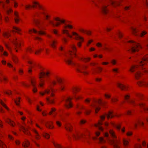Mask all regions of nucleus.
Wrapping results in <instances>:
<instances>
[{"label":"nucleus","instance_id":"obj_1","mask_svg":"<svg viewBox=\"0 0 148 148\" xmlns=\"http://www.w3.org/2000/svg\"><path fill=\"white\" fill-rule=\"evenodd\" d=\"M71 48L73 50V52L71 51H70L68 53H65L64 54L66 57L64 59L65 61L69 64L74 65L76 67V70L78 72L83 73L84 75L88 74V72L84 71L87 67L86 66L83 64H81L78 63H75L73 62L72 60H70V56L71 57L72 54L75 55V52L76 50V47L74 45H72L71 46Z\"/></svg>","mask_w":148,"mask_h":148},{"label":"nucleus","instance_id":"obj_2","mask_svg":"<svg viewBox=\"0 0 148 148\" xmlns=\"http://www.w3.org/2000/svg\"><path fill=\"white\" fill-rule=\"evenodd\" d=\"M140 60H138V65H135L132 66L130 70V71L132 72L136 71L137 70H138L139 69V66L141 67H143V69L144 72L148 73V69H145V68L144 66V65L146 63L148 62V57L144 56H141L140 58Z\"/></svg>","mask_w":148,"mask_h":148},{"label":"nucleus","instance_id":"obj_3","mask_svg":"<svg viewBox=\"0 0 148 148\" xmlns=\"http://www.w3.org/2000/svg\"><path fill=\"white\" fill-rule=\"evenodd\" d=\"M110 133L111 137L115 139H110L108 133H105V136L108 138L109 141L111 144L113 145L114 148H120V146L119 145L121 143L120 140L117 138V137L115 135L114 132L112 130L110 131Z\"/></svg>","mask_w":148,"mask_h":148},{"label":"nucleus","instance_id":"obj_4","mask_svg":"<svg viewBox=\"0 0 148 148\" xmlns=\"http://www.w3.org/2000/svg\"><path fill=\"white\" fill-rule=\"evenodd\" d=\"M57 82L59 84V89L60 90H63L64 88V86L63 84L62 80L60 79L57 78L56 81L53 80H52L48 82V84L49 88H50L52 93L51 94V96L52 97L53 96V90L52 88L53 86H55L57 83Z\"/></svg>","mask_w":148,"mask_h":148},{"label":"nucleus","instance_id":"obj_5","mask_svg":"<svg viewBox=\"0 0 148 148\" xmlns=\"http://www.w3.org/2000/svg\"><path fill=\"white\" fill-rule=\"evenodd\" d=\"M129 42L130 43L129 45L130 49L129 51H130L132 52H134L138 51L141 48L140 44L134 41H130Z\"/></svg>","mask_w":148,"mask_h":148},{"label":"nucleus","instance_id":"obj_6","mask_svg":"<svg viewBox=\"0 0 148 148\" xmlns=\"http://www.w3.org/2000/svg\"><path fill=\"white\" fill-rule=\"evenodd\" d=\"M92 102L93 103L91 104L90 106L95 110V112L96 113H97L100 109V108L98 106L97 104L103 106L105 103V102H103L100 99L98 100L94 99L92 100Z\"/></svg>","mask_w":148,"mask_h":148},{"label":"nucleus","instance_id":"obj_7","mask_svg":"<svg viewBox=\"0 0 148 148\" xmlns=\"http://www.w3.org/2000/svg\"><path fill=\"white\" fill-rule=\"evenodd\" d=\"M55 20L58 22L55 23L53 21L49 20V23L53 27H57L61 23H64L65 22V21L64 20H61L60 18L58 17L55 18Z\"/></svg>","mask_w":148,"mask_h":148},{"label":"nucleus","instance_id":"obj_8","mask_svg":"<svg viewBox=\"0 0 148 148\" xmlns=\"http://www.w3.org/2000/svg\"><path fill=\"white\" fill-rule=\"evenodd\" d=\"M40 74L41 76L39 77V78L40 79V83L39 85L40 87H42L44 85V80L42 79V78L43 76L49 77V76L50 73L48 72H42L40 73Z\"/></svg>","mask_w":148,"mask_h":148},{"label":"nucleus","instance_id":"obj_9","mask_svg":"<svg viewBox=\"0 0 148 148\" xmlns=\"http://www.w3.org/2000/svg\"><path fill=\"white\" fill-rule=\"evenodd\" d=\"M41 14H42L44 15L45 17V20H48L50 16L47 15L45 12H44L40 11L36 12L33 15V16H36L37 17H41Z\"/></svg>","mask_w":148,"mask_h":148},{"label":"nucleus","instance_id":"obj_10","mask_svg":"<svg viewBox=\"0 0 148 148\" xmlns=\"http://www.w3.org/2000/svg\"><path fill=\"white\" fill-rule=\"evenodd\" d=\"M33 21L34 23L38 28L43 27L45 26H47L48 24H45L44 23V22H42L41 23H40V21L38 19H36L34 18L33 19Z\"/></svg>","mask_w":148,"mask_h":148},{"label":"nucleus","instance_id":"obj_11","mask_svg":"<svg viewBox=\"0 0 148 148\" xmlns=\"http://www.w3.org/2000/svg\"><path fill=\"white\" fill-rule=\"evenodd\" d=\"M116 115L113 113L112 111H109L108 114H106L105 115L101 116V120H103L105 118V116H107L108 119L110 118H112Z\"/></svg>","mask_w":148,"mask_h":148},{"label":"nucleus","instance_id":"obj_12","mask_svg":"<svg viewBox=\"0 0 148 148\" xmlns=\"http://www.w3.org/2000/svg\"><path fill=\"white\" fill-rule=\"evenodd\" d=\"M107 5L104 3H101L100 8L102 13L104 14H106L108 12V9L107 8Z\"/></svg>","mask_w":148,"mask_h":148},{"label":"nucleus","instance_id":"obj_13","mask_svg":"<svg viewBox=\"0 0 148 148\" xmlns=\"http://www.w3.org/2000/svg\"><path fill=\"white\" fill-rule=\"evenodd\" d=\"M72 99L70 97H67L65 101L66 103L65 106L66 108H69L72 107L73 106L71 101Z\"/></svg>","mask_w":148,"mask_h":148},{"label":"nucleus","instance_id":"obj_14","mask_svg":"<svg viewBox=\"0 0 148 148\" xmlns=\"http://www.w3.org/2000/svg\"><path fill=\"white\" fill-rule=\"evenodd\" d=\"M77 108H79V109H83L85 110V114L87 115L89 114L91 112V111L90 110H88L86 109L82 105H78L77 106Z\"/></svg>","mask_w":148,"mask_h":148},{"label":"nucleus","instance_id":"obj_15","mask_svg":"<svg viewBox=\"0 0 148 148\" xmlns=\"http://www.w3.org/2000/svg\"><path fill=\"white\" fill-rule=\"evenodd\" d=\"M72 136L73 138L76 140L84 137L83 134L81 133L79 134L78 133H76V134H73Z\"/></svg>","mask_w":148,"mask_h":148},{"label":"nucleus","instance_id":"obj_16","mask_svg":"<svg viewBox=\"0 0 148 148\" xmlns=\"http://www.w3.org/2000/svg\"><path fill=\"white\" fill-rule=\"evenodd\" d=\"M32 32H33L34 33H37L39 35L46 34L44 32L42 31H40L38 32L34 29H33V30L29 29V32L30 33H31Z\"/></svg>","mask_w":148,"mask_h":148},{"label":"nucleus","instance_id":"obj_17","mask_svg":"<svg viewBox=\"0 0 148 148\" xmlns=\"http://www.w3.org/2000/svg\"><path fill=\"white\" fill-rule=\"evenodd\" d=\"M72 33L73 35L75 36V38L76 40H79L81 41H83L84 39L83 38L79 36L77 33L74 32H73Z\"/></svg>","mask_w":148,"mask_h":148},{"label":"nucleus","instance_id":"obj_18","mask_svg":"<svg viewBox=\"0 0 148 148\" xmlns=\"http://www.w3.org/2000/svg\"><path fill=\"white\" fill-rule=\"evenodd\" d=\"M27 62L30 64L32 65V66H30L29 67V69L28 70V72L29 73H30L32 71L31 69L33 68H34V66H36V63H34L30 61H28Z\"/></svg>","mask_w":148,"mask_h":148},{"label":"nucleus","instance_id":"obj_19","mask_svg":"<svg viewBox=\"0 0 148 148\" xmlns=\"http://www.w3.org/2000/svg\"><path fill=\"white\" fill-rule=\"evenodd\" d=\"M12 42L15 45L16 49L20 47V44L19 43V40H18L16 38Z\"/></svg>","mask_w":148,"mask_h":148},{"label":"nucleus","instance_id":"obj_20","mask_svg":"<svg viewBox=\"0 0 148 148\" xmlns=\"http://www.w3.org/2000/svg\"><path fill=\"white\" fill-rule=\"evenodd\" d=\"M50 45L53 48L56 47V44L57 43V41L54 39H52L49 42Z\"/></svg>","mask_w":148,"mask_h":148},{"label":"nucleus","instance_id":"obj_21","mask_svg":"<svg viewBox=\"0 0 148 148\" xmlns=\"http://www.w3.org/2000/svg\"><path fill=\"white\" fill-rule=\"evenodd\" d=\"M45 125L48 128L52 129L53 128V122L51 121L47 122L45 123Z\"/></svg>","mask_w":148,"mask_h":148},{"label":"nucleus","instance_id":"obj_22","mask_svg":"<svg viewBox=\"0 0 148 148\" xmlns=\"http://www.w3.org/2000/svg\"><path fill=\"white\" fill-rule=\"evenodd\" d=\"M20 128L21 129L23 132L25 133V134L29 135H30L29 132L27 131V128H25L24 126L22 125H21Z\"/></svg>","mask_w":148,"mask_h":148},{"label":"nucleus","instance_id":"obj_23","mask_svg":"<svg viewBox=\"0 0 148 148\" xmlns=\"http://www.w3.org/2000/svg\"><path fill=\"white\" fill-rule=\"evenodd\" d=\"M2 6H3V9L5 10V11H6L7 13L8 14H9L10 13H11L12 12V10L10 8H8V7H5L4 5V3H2Z\"/></svg>","mask_w":148,"mask_h":148},{"label":"nucleus","instance_id":"obj_24","mask_svg":"<svg viewBox=\"0 0 148 148\" xmlns=\"http://www.w3.org/2000/svg\"><path fill=\"white\" fill-rule=\"evenodd\" d=\"M5 121L6 123L9 124L12 127L14 126L15 124V123L13 122V121H12L10 119H5Z\"/></svg>","mask_w":148,"mask_h":148},{"label":"nucleus","instance_id":"obj_25","mask_svg":"<svg viewBox=\"0 0 148 148\" xmlns=\"http://www.w3.org/2000/svg\"><path fill=\"white\" fill-rule=\"evenodd\" d=\"M139 105L140 107L141 108H143L145 111H146V110H148V107H146L145 104L143 103H140L139 104Z\"/></svg>","mask_w":148,"mask_h":148},{"label":"nucleus","instance_id":"obj_26","mask_svg":"<svg viewBox=\"0 0 148 148\" xmlns=\"http://www.w3.org/2000/svg\"><path fill=\"white\" fill-rule=\"evenodd\" d=\"M14 14L15 16L14 20L16 23H18L19 21V18L18 17V13L16 12H15Z\"/></svg>","mask_w":148,"mask_h":148},{"label":"nucleus","instance_id":"obj_27","mask_svg":"<svg viewBox=\"0 0 148 148\" xmlns=\"http://www.w3.org/2000/svg\"><path fill=\"white\" fill-rule=\"evenodd\" d=\"M120 1H114L111 0L110 1V3L113 6L119 5L120 4Z\"/></svg>","mask_w":148,"mask_h":148},{"label":"nucleus","instance_id":"obj_28","mask_svg":"<svg viewBox=\"0 0 148 148\" xmlns=\"http://www.w3.org/2000/svg\"><path fill=\"white\" fill-rule=\"evenodd\" d=\"M77 91V89L76 88H74L72 89V91L73 93L74 96L75 97V98L77 100L80 98V97L79 96H77L75 95V93L76 91Z\"/></svg>","mask_w":148,"mask_h":148},{"label":"nucleus","instance_id":"obj_29","mask_svg":"<svg viewBox=\"0 0 148 148\" xmlns=\"http://www.w3.org/2000/svg\"><path fill=\"white\" fill-rule=\"evenodd\" d=\"M138 85L139 86H148V82L144 81H140L138 83Z\"/></svg>","mask_w":148,"mask_h":148},{"label":"nucleus","instance_id":"obj_30","mask_svg":"<svg viewBox=\"0 0 148 148\" xmlns=\"http://www.w3.org/2000/svg\"><path fill=\"white\" fill-rule=\"evenodd\" d=\"M118 86L122 90H126V87L122 84L118 83L117 84Z\"/></svg>","mask_w":148,"mask_h":148},{"label":"nucleus","instance_id":"obj_31","mask_svg":"<svg viewBox=\"0 0 148 148\" xmlns=\"http://www.w3.org/2000/svg\"><path fill=\"white\" fill-rule=\"evenodd\" d=\"M102 123L100 121H99L98 124H95V126L97 127H98L99 129L101 131H102L103 130V129L101 125H102Z\"/></svg>","mask_w":148,"mask_h":148},{"label":"nucleus","instance_id":"obj_32","mask_svg":"<svg viewBox=\"0 0 148 148\" xmlns=\"http://www.w3.org/2000/svg\"><path fill=\"white\" fill-rule=\"evenodd\" d=\"M33 131L35 134V136L36 138L37 139H39L40 138V136L36 130L34 129L33 130Z\"/></svg>","mask_w":148,"mask_h":148},{"label":"nucleus","instance_id":"obj_33","mask_svg":"<svg viewBox=\"0 0 148 148\" xmlns=\"http://www.w3.org/2000/svg\"><path fill=\"white\" fill-rule=\"evenodd\" d=\"M31 83L33 87V91L34 92H36L37 91V89L35 86V84L33 80H32L31 81Z\"/></svg>","mask_w":148,"mask_h":148},{"label":"nucleus","instance_id":"obj_34","mask_svg":"<svg viewBox=\"0 0 148 148\" xmlns=\"http://www.w3.org/2000/svg\"><path fill=\"white\" fill-rule=\"evenodd\" d=\"M13 28L14 29V30L12 31L13 32H15L19 34H21L20 32L21 31V29H20L14 26L13 27Z\"/></svg>","mask_w":148,"mask_h":148},{"label":"nucleus","instance_id":"obj_35","mask_svg":"<svg viewBox=\"0 0 148 148\" xmlns=\"http://www.w3.org/2000/svg\"><path fill=\"white\" fill-rule=\"evenodd\" d=\"M134 75L136 79H138V78L140 77L141 75H142V73H141L139 71H137L136 72L134 73Z\"/></svg>","mask_w":148,"mask_h":148},{"label":"nucleus","instance_id":"obj_36","mask_svg":"<svg viewBox=\"0 0 148 148\" xmlns=\"http://www.w3.org/2000/svg\"><path fill=\"white\" fill-rule=\"evenodd\" d=\"M123 144L124 146V148H127L126 146H127L129 144L128 141L125 139H123Z\"/></svg>","mask_w":148,"mask_h":148},{"label":"nucleus","instance_id":"obj_37","mask_svg":"<svg viewBox=\"0 0 148 148\" xmlns=\"http://www.w3.org/2000/svg\"><path fill=\"white\" fill-rule=\"evenodd\" d=\"M65 127L66 130L68 131L71 132L72 131L71 126L70 125H67L65 126Z\"/></svg>","mask_w":148,"mask_h":148},{"label":"nucleus","instance_id":"obj_38","mask_svg":"<svg viewBox=\"0 0 148 148\" xmlns=\"http://www.w3.org/2000/svg\"><path fill=\"white\" fill-rule=\"evenodd\" d=\"M63 33L64 34H67L68 37L70 38L72 37V36L68 32V31L66 30L63 29L62 30Z\"/></svg>","mask_w":148,"mask_h":148},{"label":"nucleus","instance_id":"obj_39","mask_svg":"<svg viewBox=\"0 0 148 148\" xmlns=\"http://www.w3.org/2000/svg\"><path fill=\"white\" fill-rule=\"evenodd\" d=\"M46 99L47 101L49 103L52 104L54 103V101L53 99L51 98H46Z\"/></svg>","mask_w":148,"mask_h":148},{"label":"nucleus","instance_id":"obj_40","mask_svg":"<svg viewBox=\"0 0 148 148\" xmlns=\"http://www.w3.org/2000/svg\"><path fill=\"white\" fill-rule=\"evenodd\" d=\"M79 31L82 33H85L88 35H90L91 34L90 32L85 31L83 29H80Z\"/></svg>","mask_w":148,"mask_h":148},{"label":"nucleus","instance_id":"obj_41","mask_svg":"<svg viewBox=\"0 0 148 148\" xmlns=\"http://www.w3.org/2000/svg\"><path fill=\"white\" fill-rule=\"evenodd\" d=\"M132 29L133 34L135 35H137V34H136V33L137 32L139 31V30L137 29L136 28L133 27H132Z\"/></svg>","mask_w":148,"mask_h":148},{"label":"nucleus","instance_id":"obj_42","mask_svg":"<svg viewBox=\"0 0 148 148\" xmlns=\"http://www.w3.org/2000/svg\"><path fill=\"white\" fill-rule=\"evenodd\" d=\"M99 140L100 143L101 144L105 143L106 142V141L103 139V138L102 137H100L99 138Z\"/></svg>","mask_w":148,"mask_h":148},{"label":"nucleus","instance_id":"obj_43","mask_svg":"<svg viewBox=\"0 0 148 148\" xmlns=\"http://www.w3.org/2000/svg\"><path fill=\"white\" fill-rule=\"evenodd\" d=\"M0 146L3 148H6V146L3 142L0 140Z\"/></svg>","mask_w":148,"mask_h":148},{"label":"nucleus","instance_id":"obj_44","mask_svg":"<svg viewBox=\"0 0 148 148\" xmlns=\"http://www.w3.org/2000/svg\"><path fill=\"white\" fill-rule=\"evenodd\" d=\"M43 136L46 138H49V135L47 133H44L43 134Z\"/></svg>","mask_w":148,"mask_h":148},{"label":"nucleus","instance_id":"obj_45","mask_svg":"<svg viewBox=\"0 0 148 148\" xmlns=\"http://www.w3.org/2000/svg\"><path fill=\"white\" fill-rule=\"evenodd\" d=\"M3 35L5 38H8L10 36V35L9 32H5L3 34Z\"/></svg>","mask_w":148,"mask_h":148},{"label":"nucleus","instance_id":"obj_46","mask_svg":"<svg viewBox=\"0 0 148 148\" xmlns=\"http://www.w3.org/2000/svg\"><path fill=\"white\" fill-rule=\"evenodd\" d=\"M50 91V90L49 89L46 90L44 92H41L40 94L42 95H44L45 93H49Z\"/></svg>","mask_w":148,"mask_h":148},{"label":"nucleus","instance_id":"obj_47","mask_svg":"<svg viewBox=\"0 0 148 148\" xmlns=\"http://www.w3.org/2000/svg\"><path fill=\"white\" fill-rule=\"evenodd\" d=\"M147 33V32L145 31H143L140 33L139 35L141 37H142L144 35L146 34Z\"/></svg>","mask_w":148,"mask_h":148},{"label":"nucleus","instance_id":"obj_48","mask_svg":"<svg viewBox=\"0 0 148 148\" xmlns=\"http://www.w3.org/2000/svg\"><path fill=\"white\" fill-rule=\"evenodd\" d=\"M34 4H35L36 5H38L39 8L41 10H43V9L42 8V7L38 4V3L36 2H33Z\"/></svg>","mask_w":148,"mask_h":148},{"label":"nucleus","instance_id":"obj_49","mask_svg":"<svg viewBox=\"0 0 148 148\" xmlns=\"http://www.w3.org/2000/svg\"><path fill=\"white\" fill-rule=\"evenodd\" d=\"M53 143L55 146V147L57 148H61L62 147L60 145H59L58 144H56L54 143Z\"/></svg>","mask_w":148,"mask_h":148},{"label":"nucleus","instance_id":"obj_50","mask_svg":"<svg viewBox=\"0 0 148 148\" xmlns=\"http://www.w3.org/2000/svg\"><path fill=\"white\" fill-rule=\"evenodd\" d=\"M0 103L6 109H7L8 110H9L8 108L6 106V105L3 102L1 101H0Z\"/></svg>","mask_w":148,"mask_h":148},{"label":"nucleus","instance_id":"obj_51","mask_svg":"<svg viewBox=\"0 0 148 148\" xmlns=\"http://www.w3.org/2000/svg\"><path fill=\"white\" fill-rule=\"evenodd\" d=\"M34 7L35 6L34 5H26L25 6V8L27 9H28L31 7L34 8Z\"/></svg>","mask_w":148,"mask_h":148},{"label":"nucleus","instance_id":"obj_52","mask_svg":"<svg viewBox=\"0 0 148 148\" xmlns=\"http://www.w3.org/2000/svg\"><path fill=\"white\" fill-rule=\"evenodd\" d=\"M29 145V143L28 141H27L25 143V144H23V146L24 147H27L28 145Z\"/></svg>","mask_w":148,"mask_h":148},{"label":"nucleus","instance_id":"obj_53","mask_svg":"<svg viewBox=\"0 0 148 148\" xmlns=\"http://www.w3.org/2000/svg\"><path fill=\"white\" fill-rule=\"evenodd\" d=\"M20 98H18V99H17L16 100H15V103L18 106V105H19V104L17 102H20Z\"/></svg>","mask_w":148,"mask_h":148},{"label":"nucleus","instance_id":"obj_54","mask_svg":"<svg viewBox=\"0 0 148 148\" xmlns=\"http://www.w3.org/2000/svg\"><path fill=\"white\" fill-rule=\"evenodd\" d=\"M56 124L59 127H60L61 125V123L58 121H56Z\"/></svg>","mask_w":148,"mask_h":148},{"label":"nucleus","instance_id":"obj_55","mask_svg":"<svg viewBox=\"0 0 148 148\" xmlns=\"http://www.w3.org/2000/svg\"><path fill=\"white\" fill-rule=\"evenodd\" d=\"M90 60V58H86L84 59L83 60H84L85 62H87Z\"/></svg>","mask_w":148,"mask_h":148},{"label":"nucleus","instance_id":"obj_56","mask_svg":"<svg viewBox=\"0 0 148 148\" xmlns=\"http://www.w3.org/2000/svg\"><path fill=\"white\" fill-rule=\"evenodd\" d=\"M115 127L118 130H119L121 128V126L120 124L116 125Z\"/></svg>","mask_w":148,"mask_h":148},{"label":"nucleus","instance_id":"obj_57","mask_svg":"<svg viewBox=\"0 0 148 148\" xmlns=\"http://www.w3.org/2000/svg\"><path fill=\"white\" fill-rule=\"evenodd\" d=\"M4 93L8 95H10L11 94V91L10 90H9V92L6 91Z\"/></svg>","mask_w":148,"mask_h":148},{"label":"nucleus","instance_id":"obj_58","mask_svg":"<svg viewBox=\"0 0 148 148\" xmlns=\"http://www.w3.org/2000/svg\"><path fill=\"white\" fill-rule=\"evenodd\" d=\"M66 27H68V28L70 29H72L73 28V27L72 26L70 25H67L64 27L65 28H66Z\"/></svg>","mask_w":148,"mask_h":148},{"label":"nucleus","instance_id":"obj_59","mask_svg":"<svg viewBox=\"0 0 148 148\" xmlns=\"http://www.w3.org/2000/svg\"><path fill=\"white\" fill-rule=\"evenodd\" d=\"M111 62L113 65H115L116 63V61L114 60H111Z\"/></svg>","mask_w":148,"mask_h":148},{"label":"nucleus","instance_id":"obj_60","mask_svg":"<svg viewBox=\"0 0 148 148\" xmlns=\"http://www.w3.org/2000/svg\"><path fill=\"white\" fill-rule=\"evenodd\" d=\"M13 60L16 62L17 61V57L15 56H14L13 57Z\"/></svg>","mask_w":148,"mask_h":148},{"label":"nucleus","instance_id":"obj_61","mask_svg":"<svg viewBox=\"0 0 148 148\" xmlns=\"http://www.w3.org/2000/svg\"><path fill=\"white\" fill-rule=\"evenodd\" d=\"M118 101V100L116 98H114V99H111V101H112V102H115L116 101Z\"/></svg>","mask_w":148,"mask_h":148},{"label":"nucleus","instance_id":"obj_62","mask_svg":"<svg viewBox=\"0 0 148 148\" xmlns=\"http://www.w3.org/2000/svg\"><path fill=\"white\" fill-rule=\"evenodd\" d=\"M118 35L119 38H121L122 37V35L120 32H119L118 33Z\"/></svg>","mask_w":148,"mask_h":148},{"label":"nucleus","instance_id":"obj_63","mask_svg":"<svg viewBox=\"0 0 148 148\" xmlns=\"http://www.w3.org/2000/svg\"><path fill=\"white\" fill-rule=\"evenodd\" d=\"M4 44L7 48L9 49L10 47H9L8 44H7L5 42H4Z\"/></svg>","mask_w":148,"mask_h":148},{"label":"nucleus","instance_id":"obj_64","mask_svg":"<svg viewBox=\"0 0 148 148\" xmlns=\"http://www.w3.org/2000/svg\"><path fill=\"white\" fill-rule=\"evenodd\" d=\"M129 102L133 105H134L135 104L134 101L132 100H130L129 101Z\"/></svg>","mask_w":148,"mask_h":148}]
</instances>
